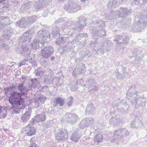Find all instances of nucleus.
Returning a JSON list of instances; mask_svg holds the SVG:
<instances>
[{"mask_svg": "<svg viewBox=\"0 0 147 147\" xmlns=\"http://www.w3.org/2000/svg\"><path fill=\"white\" fill-rule=\"evenodd\" d=\"M34 73L36 76H38L40 77L42 74H44V72H43L41 68H38L35 70Z\"/></svg>", "mask_w": 147, "mask_h": 147, "instance_id": "obj_32", "label": "nucleus"}, {"mask_svg": "<svg viewBox=\"0 0 147 147\" xmlns=\"http://www.w3.org/2000/svg\"><path fill=\"white\" fill-rule=\"evenodd\" d=\"M123 110H124V109L123 108Z\"/></svg>", "mask_w": 147, "mask_h": 147, "instance_id": "obj_57", "label": "nucleus"}, {"mask_svg": "<svg viewBox=\"0 0 147 147\" xmlns=\"http://www.w3.org/2000/svg\"><path fill=\"white\" fill-rule=\"evenodd\" d=\"M14 91H17L16 89L15 85H13L12 86L10 87L5 88L4 89L5 94L7 95L10 94L9 96H11V94Z\"/></svg>", "mask_w": 147, "mask_h": 147, "instance_id": "obj_21", "label": "nucleus"}, {"mask_svg": "<svg viewBox=\"0 0 147 147\" xmlns=\"http://www.w3.org/2000/svg\"><path fill=\"white\" fill-rule=\"evenodd\" d=\"M137 126H136V127L140 126H143V122L138 119H137Z\"/></svg>", "mask_w": 147, "mask_h": 147, "instance_id": "obj_40", "label": "nucleus"}, {"mask_svg": "<svg viewBox=\"0 0 147 147\" xmlns=\"http://www.w3.org/2000/svg\"><path fill=\"white\" fill-rule=\"evenodd\" d=\"M133 95L134 96L133 99H131L130 102H131L132 106H135V109H136L139 105H141L140 100L141 98L140 97V96L138 94L137 92H135L134 88L133 89L132 86L129 89L128 91L127 92L126 95V97L129 100V97H131Z\"/></svg>", "mask_w": 147, "mask_h": 147, "instance_id": "obj_4", "label": "nucleus"}, {"mask_svg": "<svg viewBox=\"0 0 147 147\" xmlns=\"http://www.w3.org/2000/svg\"><path fill=\"white\" fill-rule=\"evenodd\" d=\"M55 59L54 57H51V59L52 60H53Z\"/></svg>", "mask_w": 147, "mask_h": 147, "instance_id": "obj_49", "label": "nucleus"}, {"mask_svg": "<svg viewBox=\"0 0 147 147\" xmlns=\"http://www.w3.org/2000/svg\"><path fill=\"white\" fill-rule=\"evenodd\" d=\"M68 134L66 129H60L56 134L55 138L58 140L64 141L67 138Z\"/></svg>", "mask_w": 147, "mask_h": 147, "instance_id": "obj_8", "label": "nucleus"}, {"mask_svg": "<svg viewBox=\"0 0 147 147\" xmlns=\"http://www.w3.org/2000/svg\"><path fill=\"white\" fill-rule=\"evenodd\" d=\"M43 87L44 88H47L48 87V86L47 85H45Z\"/></svg>", "mask_w": 147, "mask_h": 147, "instance_id": "obj_50", "label": "nucleus"}, {"mask_svg": "<svg viewBox=\"0 0 147 147\" xmlns=\"http://www.w3.org/2000/svg\"><path fill=\"white\" fill-rule=\"evenodd\" d=\"M7 115V114L6 109L2 107H0V117H5Z\"/></svg>", "mask_w": 147, "mask_h": 147, "instance_id": "obj_30", "label": "nucleus"}, {"mask_svg": "<svg viewBox=\"0 0 147 147\" xmlns=\"http://www.w3.org/2000/svg\"><path fill=\"white\" fill-rule=\"evenodd\" d=\"M74 47H75V46H74Z\"/></svg>", "mask_w": 147, "mask_h": 147, "instance_id": "obj_58", "label": "nucleus"}, {"mask_svg": "<svg viewBox=\"0 0 147 147\" xmlns=\"http://www.w3.org/2000/svg\"><path fill=\"white\" fill-rule=\"evenodd\" d=\"M54 106H59L62 107L64 105L65 102L64 99L61 97H57L54 100Z\"/></svg>", "mask_w": 147, "mask_h": 147, "instance_id": "obj_20", "label": "nucleus"}, {"mask_svg": "<svg viewBox=\"0 0 147 147\" xmlns=\"http://www.w3.org/2000/svg\"><path fill=\"white\" fill-rule=\"evenodd\" d=\"M65 121L66 120L68 123L73 124L77 122L79 118L78 116L74 113H66L65 115Z\"/></svg>", "mask_w": 147, "mask_h": 147, "instance_id": "obj_10", "label": "nucleus"}, {"mask_svg": "<svg viewBox=\"0 0 147 147\" xmlns=\"http://www.w3.org/2000/svg\"><path fill=\"white\" fill-rule=\"evenodd\" d=\"M124 103H125V104L126 105V106H127V108L128 107H129V106L128 105L127 103V102H125Z\"/></svg>", "mask_w": 147, "mask_h": 147, "instance_id": "obj_47", "label": "nucleus"}, {"mask_svg": "<svg viewBox=\"0 0 147 147\" xmlns=\"http://www.w3.org/2000/svg\"><path fill=\"white\" fill-rule=\"evenodd\" d=\"M32 121L29 122V124L25 128H24L27 136H31L34 135L36 131V128L33 126L34 123H32Z\"/></svg>", "mask_w": 147, "mask_h": 147, "instance_id": "obj_13", "label": "nucleus"}, {"mask_svg": "<svg viewBox=\"0 0 147 147\" xmlns=\"http://www.w3.org/2000/svg\"><path fill=\"white\" fill-rule=\"evenodd\" d=\"M133 95L134 96L133 99H131L130 102H131L132 106H135V109H136L139 105H141L140 100L141 98L140 97V96L138 94L137 92H135L134 88L133 89L132 86L129 89L128 91L127 92L126 95V97L129 100V97H131Z\"/></svg>", "mask_w": 147, "mask_h": 147, "instance_id": "obj_5", "label": "nucleus"}, {"mask_svg": "<svg viewBox=\"0 0 147 147\" xmlns=\"http://www.w3.org/2000/svg\"><path fill=\"white\" fill-rule=\"evenodd\" d=\"M80 137L77 132H74L71 136L70 139L74 142H77L79 140Z\"/></svg>", "mask_w": 147, "mask_h": 147, "instance_id": "obj_29", "label": "nucleus"}, {"mask_svg": "<svg viewBox=\"0 0 147 147\" xmlns=\"http://www.w3.org/2000/svg\"><path fill=\"white\" fill-rule=\"evenodd\" d=\"M126 68L125 67H123L122 68V71L123 74L124 76H127L129 74L127 72H125V71Z\"/></svg>", "mask_w": 147, "mask_h": 147, "instance_id": "obj_43", "label": "nucleus"}, {"mask_svg": "<svg viewBox=\"0 0 147 147\" xmlns=\"http://www.w3.org/2000/svg\"><path fill=\"white\" fill-rule=\"evenodd\" d=\"M30 39V37H20L19 39V42L18 43V45H16L18 50L20 49L19 52L25 57L28 55L30 53L26 44L27 42H28Z\"/></svg>", "mask_w": 147, "mask_h": 147, "instance_id": "obj_2", "label": "nucleus"}, {"mask_svg": "<svg viewBox=\"0 0 147 147\" xmlns=\"http://www.w3.org/2000/svg\"><path fill=\"white\" fill-rule=\"evenodd\" d=\"M46 118V115L45 112H43L42 113L40 114H37L32 119V123L41 122L44 121Z\"/></svg>", "mask_w": 147, "mask_h": 147, "instance_id": "obj_17", "label": "nucleus"}, {"mask_svg": "<svg viewBox=\"0 0 147 147\" xmlns=\"http://www.w3.org/2000/svg\"><path fill=\"white\" fill-rule=\"evenodd\" d=\"M9 40V39H8V40H7V41H8V40Z\"/></svg>", "mask_w": 147, "mask_h": 147, "instance_id": "obj_56", "label": "nucleus"}, {"mask_svg": "<svg viewBox=\"0 0 147 147\" xmlns=\"http://www.w3.org/2000/svg\"><path fill=\"white\" fill-rule=\"evenodd\" d=\"M115 74L117 78H121L122 77L121 74L118 71V70L115 71Z\"/></svg>", "mask_w": 147, "mask_h": 147, "instance_id": "obj_41", "label": "nucleus"}, {"mask_svg": "<svg viewBox=\"0 0 147 147\" xmlns=\"http://www.w3.org/2000/svg\"><path fill=\"white\" fill-rule=\"evenodd\" d=\"M47 61L46 60H43V63H47Z\"/></svg>", "mask_w": 147, "mask_h": 147, "instance_id": "obj_48", "label": "nucleus"}, {"mask_svg": "<svg viewBox=\"0 0 147 147\" xmlns=\"http://www.w3.org/2000/svg\"><path fill=\"white\" fill-rule=\"evenodd\" d=\"M140 53H135L134 54H133V57H134L135 58H137L138 59H135V61H136L137 63H138V61L139 59H141V58L140 57H138V54Z\"/></svg>", "mask_w": 147, "mask_h": 147, "instance_id": "obj_38", "label": "nucleus"}, {"mask_svg": "<svg viewBox=\"0 0 147 147\" xmlns=\"http://www.w3.org/2000/svg\"><path fill=\"white\" fill-rule=\"evenodd\" d=\"M78 89V87L77 86H72L71 88V90L73 91H75L76 90H77Z\"/></svg>", "mask_w": 147, "mask_h": 147, "instance_id": "obj_44", "label": "nucleus"}, {"mask_svg": "<svg viewBox=\"0 0 147 147\" xmlns=\"http://www.w3.org/2000/svg\"><path fill=\"white\" fill-rule=\"evenodd\" d=\"M2 142H3V141H1V143H2Z\"/></svg>", "mask_w": 147, "mask_h": 147, "instance_id": "obj_54", "label": "nucleus"}, {"mask_svg": "<svg viewBox=\"0 0 147 147\" xmlns=\"http://www.w3.org/2000/svg\"><path fill=\"white\" fill-rule=\"evenodd\" d=\"M102 134L100 133L94 136V141L95 142H99L102 141Z\"/></svg>", "mask_w": 147, "mask_h": 147, "instance_id": "obj_31", "label": "nucleus"}, {"mask_svg": "<svg viewBox=\"0 0 147 147\" xmlns=\"http://www.w3.org/2000/svg\"><path fill=\"white\" fill-rule=\"evenodd\" d=\"M8 37H7V38H5V40H7L8 39Z\"/></svg>", "mask_w": 147, "mask_h": 147, "instance_id": "obj_52", "label": "nucleus"}, {"mask_svg": "<svg viewBox=\"0 0 147 147\" xmlns=\"http://www.w3.org/2000/svg\"><path fill=\"white\" fill-rule=\"evenodd\" d=\"M74 98L72 96H70L68 98L67 100V104L68 106H71L73 101Z\"/></svg>", "mask_w": 147, "mask_h": 147, "instance_id": "obj_36", "label": "nucleus"}, {"mask_svg": "<svg viewBox=\"0 0 147 147\" xmlns=\"http://www.w3.org/2000/svg\"><path fill=\"white\" fill-rule=\"evenodd\" d=\"M118 105H116L115 106V107H118Z\"/></svg>", "mask_w": 147, "mask_h": 147, "instance_id": "obj_51", "label": "nucleus"}, {"mask_svg": "<svg viewBox=\"0 0 147 147\" xmlns=\"http://www.w3.org/2000/svg\"><path fill=\"white\" fill-rule=\"evenodd\" d=\"M36 138L35 137L32 138L30 140V145L28 147H37V144L35 143Z\"/></svg>", "mask_w": 147, "mask_h": 147, "instance_id": "obj_34", "label": "nucleus"}, {"mask_svg": "<svg viewBox=\"0 0 147 147\" xmlns=\"http://www.w3.org/2000/svg\"><path fill=\"white\" fill-rule=\"evenodd\" d=\"M39 40L35 39L31 44L32 47L34 49H36L38 47H42L44 46L45 44L47 42V37H40ZM48 39H50V37H47Z\"/></svg>", "mask_w": 147, "mask_h": 147, "instance_id": "obj_9", "label": "nucleus"}, {"mask_svg": "<svg viewBox=\"0 0 147 147\" xmlns=\"http://www.w3.org/2000/svg\"><path fill=\"white\" fill-rule=\"evenodd\" d=\"M83 82V80L82 79L78 80L76 81V84L77 85H80L82 86V84Z\"/></svg>", "mask_w": 147, "mask_h": 147, "instance_id": "obj_42", "label": "nucleus"}, {"mask_svg": "<svg viewBox=\"0 0 147 147\" xmlns=\"http://www.w3.org/2000/svg\"><path fill=\"white\" fill-rule=\"evenodd\" d=\"M51 121H49L47 123H45L43 125V127H44L45 129H47L49 127H51L52 125L50 124Z\"/></svg>", "mask_w": 147, "mask_h": 147, "instance_id": "obj_37", "label": "nucleus"}, {"mask_svg": "<svg viewBox=\"0 0 147 147\" xmlns=\"http://www.w3.org/2000/svg\"><path fill=\"white\" fill-rule=\"evenodd\" d=\"M132 54H134L135 53H140V51H138L137 49H135L132 52Z\"/></svg>", "mask_w": 147, "mask_h": 147, "instance_id": "obj_45", "label": "nucleus"}, {"mask_svg": "<svg viewBox=\"0 0 147 147\" xmlns=\"http://www.w3.org/2000/svg\"><path fill=\"white\" fill-rule=\"evenodd\" d=\"M87 82L88 89L91 88V89L88 91L90 92L93 93L94 91H96L98 89V87L96 86V82L92 77L88 79Z\"/></svg>", "mask_w": 147, "mask_h": 147, "instance_id": "obj_14", "label": "nucleus"}, {"mask_svg": "<svg viewBox=\"0 0 147 147\" xmlns=\"http://www.w3.org/2000/svg\"><path fill=\"white\" fill-rule=\"evenodd\" d=\"M85 65L82 63H80L77 65L72 73V74L75 77L79 74H81L84 72L85 69Z\"/></svg>", "mask_w": 147, "mask_h": 147, "instance_id": "obj_16", "label": "nucleus"}, {"mask_svg": "<svg viewBox=\"0 0 147 147\" xmlns=\"http://www.w3.org/2000/svg\"><path fill=\"white\" fill-rule=\"evenodd\" d=\"M130 125L131 127H134L137 126V119L132 121L130 123Z\"/></svg>", "mask_w": 147, "mask_h": 147, "instance_id": "obj_39", "label": "nucleus"}, {"mask_svg": "<svg viewBox=\"0 0 147 147\" xmlns=\"http://www.w3.org/2000/svg\"><path fill=\"white\" fill-rule=\"evenodd\" d=\"M9 48L8 46L2 41L0 40V49H7Z\"/></svg>", "mask_w": 147, "mask_h": 147, "instance_id": "obj_35", "label": "nucleus"}, {"mask_svg": "<svg viewBox=\"0 0 147 147\" xmlns=\"http://www.w3.org/2000/svg\"><path fill=\"white\" fill-rule=\"evenodd\" d=\"M101 44H102V47L103 49L107 51L110 50V48L112 46L111 43L109 40H105L104 42H102L101 41Z\"/></svg>", "mask_w": 147, "mask_h": 147, "instance_id": "obj_24", "label": "nucleus"}, {"mask_svg": "<svg viewBox=\"0 0 147 147\" xmlns=\"http://www.w3.org/2000/svg\"><path fill=\"white\" fill-rule=\"evenodd\" d=\"M91 47H97V48H98L97 49H95L93 48V49H94L95 51L97 52L98 51L101 54L104 53V51L103 50V48L102 47V44H101V42H100L99 43H97L96 42H91L90 44Z\"/></svg>", "mask_w": 147, "mask_h": 147, "instance_id": "obj_18", "label": "nucleus"}, {"mask_svg": "<svg viewBox=\"0 0 147 147\" xmlns=\"http://www.w3.org/2000/svg\"><path fill=\"white\" fill-rule=\"evenodd\" d=\"M69 37H57L56 39V44L58 46H59L58 50L60 51L62 49L63 51L67 52L73 47L72 43H68L67 41L69 40Z\"/></svg>", "mask_w": 147, "mask_h": 147, "instance_id": "obj_3", "label": "nucleus"}, {"mask_svg": "<svg viewBox=\"0 0 147 147\" xmlns=\"http://www.w3.org/2000/svg\"><path fill=\"white\" fill-rule=\"evenodd\" d=\"M117 38L113 40L117 42L116 44L117 46V50L123 49L125 47V44H127L129 41V37H117Z\"/></svg>", "mask_w": 147, "mask_h": 147, "instance_id": "obj_7", "label": "nucleus"}, {"mask_svg": "<svg viewBox=\"0 0 147 147\" xmlns=\"http://www.w3.org/2000/svg\"><path fill=\"white\" fill-rule=\"evenodd\" d=\"M38 80L36 78H35L34 79H32L31 80V85L34 88H36L38 85Z\"/></svg>", "mask_w": 147, "mask_h": 147, "instance_id": "obj_33", "label": "nucleus"}, {"mask_svg": "<svg viewBox=\"0 0 147 147\" xmlns=\"http://www.w3.org/2000/svg\"><path fill=\"white\" fill-rule=\"evenodd\" d=\"M29 108L28 109H26V113L24 114L21 117V119L23 122H26L28 121L29 119L31 114V112L28 111Z\"/></svg>", "mask_w": 147, "mask_h": 147, "instance_id": "obj_22", "label": "nucleus"}, {"mask_svg": "<svg viewBox=\"0 0 147 147\" xmlns=\"http://www.w3.org/2000/svg\"><path fill=\"white\" fill-rule=\"evenodd\" d=\"M54 52L53 48L52 46H49L46 47L42 49L40 51L42 57L45 59L50 57Z\"/></svg>", "mask_w": 147, "mask_h": 147, "instance_id": "obj_12", "label": "nucleus"}, {"mask_svg": "<svg viewBox=\"0 0 147 147\" xmlns=\"http://www.w3.org/2000/svg\"><path fill=\"white\" fill-rule=\"evenodd\" d=\"M94 121V119L92 117H86L84 118L80 122L79 126L80 128L83 129L88 127L92 125Z\"/></svg>", "mask_w": 147, "mask_h": 147, "instance_id": "obj_11", "label": "nucleus"}, {"mask_svg": "<svg viewBox=\"0 0 147 147\" xmlns=\"http://www.w3.org/2000/svg\"><path fill=\"white\" fill-rule=\"evenodd\" d=\"M12 105L13 107L14 108L13 109V112L15 113H19L20 112V110L21 109V105H22V106L24 105V101L23 102L18 105L17 104H11Z\"/></svg>", "mask_w": 147, "mask_h": 147, "instance_id": "obj_25", "label": "nucleus"}, {"mask_svg": "<svg viewBox=\"0 0 147 147\" xmlns=\"http://www.w3.org/2000/svg\"><path fill=\"white\" fill-rule=\"evenodd\" d=\"M15 87L17 91H14L11 93L9 97V101L11 104H17L19 105L24 102V99L22 96L27 94V90L22 83L18 84Z\"/></svg>", "mask_w": 147, "mask_h": 147, "instance_id": "obj_1", "label": "nucleus"}, {"mask_svg": "<svg viewBox=\"0 0 147 147\" xmlns=\"http://www.w3.org/2000/svg\"><path fill=\"white\" fill-rule=\"evenodd\" d=\"M121 120L118 117H114L111 118L110 120V124L114 126H117L119 125L121 122Z\"/></svg>", "mask_w": 147, "mask_h": 147, "instance_id": "obj_23", "label": "nucleus"}, {"mask_svg": "<svg viewBox=\"0 0 147 147\" xmlns=\"http://www.w3.org/2000/svg\"><path fill=\"white\" fill-rule=\"evenodd\" d=\"M63 80L61 78L56 77L53 79V84L57 86H61L63 84Z\"/></svg>", "mask_w": 147, "mask_h": 147, "instance_id": "obj_27", "label": "nucleus"}, {"mask_svg": "<svg viewBox=\"0 0 147 147\" xmlns=\"http://www.w3.org/2000/svg\"><path fill=\"white\" fill-rule=\"evenodd\" d=\"M61 121H64V120H62V119L61 120Z\"/></svg>", "mask_w": 147, "mask_h": 147, "instance_id": "obj_55", "label": "nucleus"}, {"mask_svg": "<svg viewBox=\"0 0 147 147\" xmlns=\"http://www.w3.org/2000/svg\"><path fill=\"white\" fill-rule=\"evenodd\" d=\"M41 78L42 82H43L45 84H50L53 83L54 78L51 76L45 75L43 78L42 77Z\"/></svg>", "mask_w": 147, "mask_h": 147, "instance_id": "obj_19", "label": "nucleus"}, {"mask_svg": "<svg viewBox=\"0 0 147 147\" xmlns=\"http://www.w3.org/2000/svg\"><path fill=\"white\" fill-rule=\"evenodd\" d=\"M46 98V97L43 95L41 94H38L34 100V107L37 108L40 106L42 104L44 103Z\"/></svg>", "mask_w": 147, "mask_h": 147, "instance_id": "obj_15", "label": "nucleus"}, {"mask_svg": "<svg viewBox=\"0 0 147 147\" xmlns=\"http://www.w3.org/2000/svg\"><path fill=\"white\" fill-rule=\"evenodd\" d=\"M3 0H0V2L1 1H2Z\"/></svg>", "mask_w": 147, "mask_h": 147, "instance_id": "obj_53", "label": "nucleus"}, {"mask_svg": "<svg viewBox=\"0 0 147 147\" xmlns=\"http://www.w3.org/2000/svg\"><path fill=\"white\" fill-rule=\"evenodd\" d=\"M29 61L30 63H31L32 66H36V61L34 59L32 58L30 59H28L27 58L25 59H24V61L19 63L20 66H21L26 64V61Z\"/></svg>", "mask_w": 147, "mask_h": 147, "instance_id": "obj_28", "label": "nucleus"}, {"mask_svg": "<svg viewBox=\"0 0 147 147\" xmlns=\"http://www.w3.org/2000/svg\"><path fill=\"white\" fill-rule=\"evenodd\" d=\"M98 127H97L96 126H95L94 127V128H93L91 130L92 131H93V130H94L95 131H96L98 130Z\"/></svg>", "mask_w": 147, "mask_h": 147, "instance_id": "obj_46", "label": "nucleus"}, {"mask_svg": "<svg viewBox=\"0 0 147 147\" xmlns=\"http://www.w3.org/2000/svg\"><path fill=\"white\" fill-rule=\"evenodd\" d=\"M93 104L91 103H88L87 106L86 110V114H90L93 113L94 111Z\"/></svg>", "mask_w": 147, "mask_h": 147, "instance_id": "obj_26", "label": "nucleus"}, {"mask_svg": "<svg viewBox=\"0 0 147 147\" xmlns=\"http://www.w3.org/2000/svg\"><path fill=\"white\" fill-rule=\"evenodd\" d=\"M129 134L130 132L125 128L117 130L114 132L111 142L117 143L122 138L129 136Z\"/></svg>", "mask_w": 147, "mask_h": 147, "instance_id": "obj_6", "label": "nucleus"}]
</instances>
